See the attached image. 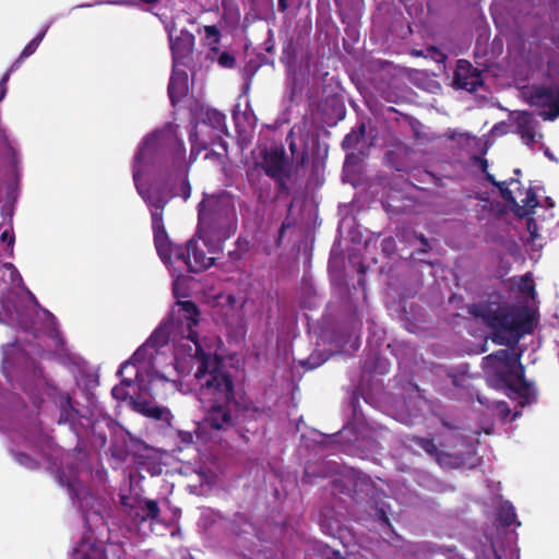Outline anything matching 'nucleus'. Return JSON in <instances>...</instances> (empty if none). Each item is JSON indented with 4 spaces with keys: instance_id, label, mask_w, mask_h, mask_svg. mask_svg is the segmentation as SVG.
I'll return each instance as SVG.
<instances>
[{
    "instance_id": "nucleus-1",
    "label": "nucleus",
    "mask_w": 559,
    "mask_h": 559,
    "mask_svg": "<svg viewBox=\"0 0 559 559\" xmlns=\"http://www.w3.org/2000/svg\"><path fill=\"white\" fill-rule=\"evenodd\" d=\"M192 358L199 364L194 378L205 412L204 424L214 430H228L234 427V408L238 405L234 378L216 355L203 352Z\"/></svg>"
},
{
    "instance_id": "nucleus-2",
    "label": "nucleus",
    "mask_w": 559,
    "mask_h": 559,
    "mask_svg": "<svg viewBox=\"0 0 559 559\" xmlns=\"http://www.w3.org/2000/svg\"><path fill=\"white\" fill-rule=\"evenodd\" d=\"M467 313L490 330L497 345L514 347L521 337L531 332L530 317L499 300H481L467 306Z\"/></svg>"
},
{
    "instance_id": "nucleus-3",
    "label": "nucleus",
    "mask_w": 559,
    "mask_h": 559,
    "mask_svg": "<svg viewBox=\"0 0 559 559\" xmlns=\"http://www.w3.org/2000/svg\"><path fill=\"white\" fill-rule=\"evenodd\" d=\"M237 212L226 197H210L198 205L197 236L203 241L209 253L222 249V243L237 231Z\"/></svg>"
},
{
    "instance_id": "nucleus-4",
    "label": "nucleus",
    "mask_w": 559,
    "mask_h": 559,
    "mask_svg": "<svg viewBox=\"0 0 559 559\" xmlns=\"http://www.w3.org/2000/svg\"><path fill=\"white\" fill-rule=\"evenodd\" d=\"M481 366L484 371L502 388L512 390L521 397L528 396L531 384L525 379L520 354L509 349H499L485 356Z\"/></svg>"
},
{
    "instance_id": "nucleus-5",
    "label": "nucleus",
    "mask_w": 559,
    "mask_h": 559,
    "mask_svg": "<svg viewBox=\"0 0 559 559\" xmlns=\"http://www.w3.org/2000/svg\"><path fill=\"white\" fill-rule=\"evenodd\" d=\"M201 240L197 233L189 239L186 245H176L167 236L162 243L164 250L156 248L160 260L166 265L177 264L180 267H186L189 273H201L209 270L215 263V258L207 257L203 248L200 247Z\"/></svg>"
},
{
    "instance_id": "nucleus-6",
    "label": "nucleus",
    "mask_w": 559,
    "mask_h": 559,
    "mask_svg": "<svg viewBox=\"0 0 559 559\" xmlns=\"http://www.w3.org/2000/svg\"><path fill=\"white\" fill-rule=\"evenodd\" d=\"M170 325L182 334L178 348L190 357L205 352L200 343L199 334L194 330L200 322V310L191 300H178L169 313Z\"/></svg>"
},
{
    "instance_id": "nucleus-7",
    "label": "nucleus",
    "mask_w": 559,
    "mask_h": 559,
    "mask_svg": "<svg viewBox=\"0 0 559 559\" xmlns=\"http://www.w3.org/2000/svg\"><path fill=\"white\" fill-rule=\"evenodd\" d=\"M261 162L257 163L263 173L276 185V200L288 198L292 193L288 180L292 178L293 165L283 147H270L261 152Z\"/></svg>"
},
{
    "instance_id": "nucleus-8",
    "label": "nucleus",
    "mask_w": 559,
    "mask_h": 559,
    "mask_svg": "<svg viewBox=\"0 0 559 559\" xmlns=\"http://www.w3.org/2000/svg\"><path fill=\"white\" fill-rule=\"evenodd\" d=\"M142 198L151 209L155 248L164 250L165 245L162 241L166 239L168 234L164 225L163 212L171 195L165 189H156L142 194Z\"/></svg>"
},
{
    "instance_id": "nucleus-9",
    "label": "nucleus",
    "mask_w": 559,
    "mask_h": 559,
    "mask_svg": "<svg viewBox=\"0 0 559 559\" xmlns=\"http://www.w3.org/2000/svg\"><path fill=\"white\" fill-rule=\"evenodd\" d=\"M453 82L456 88L474 92L483 84L481 73L469 61L461 59L457 61Z\"/></svg>"
},
{
    "instance_id": "nucleus-10",
    "label": "nucleus",
    "mask_w": 559,
    "mask_h": 559,
    "mask_svg": "<svg viewBox=\"0 0 559 559\" xmlns=\"http://www.w3.org/2000/svg\"><path fill=\"white\" fill-rule=\"evenodd\" d=\"M169 41L174 66L186 64L193 51L194 35L187 29H182L177 37H174L170 32Z\"/></svg>"
},
{
    "instance_id": "nucleus-11",
    "label": "nucleus",
    "mask_w": 559,
    "mask_h": 559,
    "mask_svg": "<svg viewBox=\"0 0 559 559\" xmlns=\"http://www.w3.org/2000/svg\"><path fill=\"white\" fill-rule=\"evenodd\" d=\"M159 150V141L157 135L152 134L150 136H146L144 141L142 142L139 151L136 152L134 156V166H133V180L136 186L138 191L140 194H142L140 188H139V177L141 175V170L139 169V166L154 162L156 159V156L158 155Z\"/></svg>"
},
{
    "instance_id": "nucleus-12",
    "label": "nucleus",
    "mask_w": 559,
    "mask_h": 559,
    "mask_svg": "<svg viewBox=\"0 0 559 559\" xmlns=\"http://www.w3.org/2000/svg\"><path fill=\"white\" fill-rule=\"evenodd\" d=\"M188 91V73L185 70L177 69V66H174L167 88L171 105L176 106L187 96Z\"/></svg>"
},
{
    "instance_id": "nucleus-13",
    "label": "nucleus",
    "mask_w": 559,
    "mask_h": 559,
    "mask_svg": "<svg viewBox=\"0 0 559 559\" xmlns=\"http://www.w3.org/2000/svg\"><path fill=\"white\" fill-rule=\"evenodd\" d=\"M557 88L551 86L534 87L531 92L530 104L536 107L548 108L547 111L556 110Z\"/></svg>"
},
{
    "instance_id": "nucleus-14",
    "label": "nucleus",
    "mask_w": 559,
    "mask_h": 559,
    "mask_svg": "<svg viewBox=\"0 0 559 559\" xmlns=\"http://www.w3.org/2000/svg\"><path fill=\"white\" fill-rule=\"evenodd\" d=\"M516 133L522 138L526 145L535 144L536 133L533 126V115L528 111H521L516 119Z\"/></svg>"
},
{
    "instance_id": "nucleus-15",
    "label": "nucleus",
    "mask_w": 559,
    "mask_h": 559,
    "mask_svg": "<svg viewBox=\"0 0 559 559\" xmlns=\"http://www.w3.org/2000/svg\"><path fill=\"white\" fill-rule=\"evenodd\" d=\"M58 407L60 411L58 424L74 425L79 416V411L73 406L72 397L69 393L61 392L58 395Z\"/></svg>"
},
{
    "instance_id": "nucleus-16",
    "label": "nucleus",
    "mask_w": 559,
    "mask_h": 559,
    "mask_svg": "<svg viewBox=\"0 0 559 559\" xmlns=\"http://www.w3.org/2000/svg\"><path fill=\"white\" fill-rule=\"evenodd\" d=\"M411 440L416 445L420 447L430 457H432L440 465H442L450 457V455L447 452L439 449V447L435 443L433 439L415 436Z\"/></svg>"
},
{
    "instance_id": "nucleus-17",
    "label": "nucleus",
    "mask_w": 559,
    "mask_h": 559,
    "mask_svg": "<svg viewBox=\"0 0 559 559\" xmlns=\"http://www.w3.org/2000/svg\"><path fill=\"white\" fill-rule=\"evenodd\" d=\"M73 559H107V555L102 545L82 543L74 549Z\"/></svg>"
},
{
    "instance_id": "nucleus-18",
    "label": "nucleus",
    "mask_w": 559,
    "mask_h": 559,
    "mask_svg": "<svg viewBox=\"0 0 559 559\" xmlns=\"http://www.w3.org/2000/svg\"><path fill=\"white\" fill-rule=\"evenodd\" d=\"M264 408L238 402L237 407L234 408V425L237 420H241L242 423L257 420L264 414Z\"/></svg>"
},
{
    "instance_id": "nucleus-19",
    "label": "nucleus",
    "mask_w": 559,
    "mask_h": 559,
    "mask_svg": "<svg viewBox=\"0 0 559 559\" xmlns=\"http://www.w3.org/2000/svg\"><path fill=\"white\" fill-rule=\"evenodd\" d=\"M521 202L522 204L516 202V206L513 207L514 214L520 218L531 215L538 205L537 195L532 189L526 190L525 198Z\"/></svg>"
},
{
    "instance_id": "nucleus-20",
    "label": "nucleus",
    "mask_w": 559,
    "mask_h": 559,
    "mask_svg": "<svg viewBox=\"0 0 559 559\" xmlns=\"http://www.w3.org/2000/svg\"><path fill=\"white\" fill-rule=\"evenodd\" d=\"M202 122L213 129L223 130L226 128V116L214 108H207L202 112Z\"/></svg>"
},
{
    "instance_id": "nucleus-21",
    "label": "nucleus",
    "mask_w": 559,
    "mask_h": 559,
    "mask_svg": "<svg viewBox=\"0 0 559 559\" xmlns=\"http://www.w3.org/2000/svg\"><path fill=\"white\" fill-rule=\"evenodd\" d=\"M141 513H136L135 516L141 523L148 520H157L160 513L158 502L152 499H145L143 506L140 507Z\"/></svg>"
},
{
    "instance_id": "nucleus-22",
    "label": "nucleus",
    "mask_w": 559,
    "mask_h": 559,
    "mask_svg": "<svg viewBox=\"0 0 559 559\" xmlns=\"http://www.w3.org/2000/svg\"><path fill=\"white\" fill-rule=\"evenodd\" d=\"M138 407L141 414L156 420L168 419L170 415L169 411L166 407L151 405V403L146 401L139 403Z\"/></svg>"
},
{
    "instance_id": "nucleus-23",
    "label": "nucleus",
    "mask_w": 559,
    "mask_h": 559,
    "mask_svg": "<svg viewBox=\"0 0 559 559\" xmlns=\"http://www.w3.org/2000/svg\"><path fill=\"white\" fill-rule=\"evenodd\" d=\"M497 520L504 527L511 526L516 520L514 507L510 502L502 503L498 509Z\"/></svg>"
},
{
    "instance_id": "nucleus-24",
    "label": "nucleus",
    "mask_w": 559,
    "mask_h": 559,
    "mask_svg": "<svg viewBox=\"0 0 559 559\" xmlns=\"http://www.w3.org/2000/svg\"><path fill=\"white\" fill-rule=\"evenodd\" d=\"M513 183H518V185H521L520 181L518 179H514V178H511L509 181L508 180H504V181H501L499 183V191H500V195L501 198L509 204L511 205V207H515L516 206V199L514 198L513 193H512V190L509 188V186L513 185Z\"/></svg>"
},
{
    "instance_id": "nucleus-25",
    "label": "nucleus",
    "mask_w": 559,
    "mask_h": 559,
    "mask_svg": "<svg viewBox=\"0 0 559 559\" xmlns=\"http://www.w3.org/2000/svg\"><path fill=\"white\" fill-rule=\"evenodd\" d=\"M366 128L364 124H361L358 129V131H352L350 133L346 134L345 138L342 141V147L344 150H350L354 148L359 144L361 139L365 136Z\"/></svg>"
},
{
    "instance_id": "nucleus-26",
    "label": "nucleus",
    "mask_w": 559,
    "mask_h": 559,
    "mask_svg": "<svg viewBox=\"0 0 559 559\" xmlns=\"http://www.w3.org/2000/svg\"><path fill=\"white\" fill-rule=\"evenodd\" d=\"M235 245L236 249L228 252L229 260L234 263L240 261L245 257L249 250V241L238 238Z\"/></svg>"
},
{
    "instance_id": "nucleus-27",
    "label": "nucleus",
    "mask_w": 559,
    "mask_h": 559,
    "mask_svg": "<svg viewBox=\"0 0 559 559\" xmlns=\"http://www.w3.org/2000/svg\"><path fill=\"white\" fill-rule=\"evenodd\" d=\"M168 343V335L162 329L155 330L145 343L146 347L157 348Z\"/></svg>"
},
{
    "instance_id": "nucleus-28",
    "label": "nucleus",
    "mask_w": 559,
    "mask_h": 559,
    "mask_svg": "<svg viewBox=\"0 0 559 559\" xmlns=\"http://www.w3.org/2000/svg\"><path fill=\"white\" fill-rule=\"evenodd\" d=\"M25 58H21V56L12 63L10 69L3 74L0 80V102L4 98L7 94V82L10 79L11 73H13L16 69H19L20 64Z\"/></svg>"
},
{
    "instance_id": "nucleus-29",
    "label": "nucleus",
    "mask_w": 559,
    "mask_h": 559,
    "mask_svg": "<svg viewBox=\"0 0 559 559\" xmlns=\"http://www.w3.org/2000/svg\"><path fill=\"white\" fill-rule=\"evenodd\" d=\"M47 29L41 31L34 39H32L22 50L21 58H28L32 56L37 47L39 46L40 41L44 39L46 35Z\"/></svg>"
},
{
    "instance_id": "nucleus-30",
    "label": "nucleus",
    "mask_w": 559,
    "mask_h": 559,
    "mask_svg": "<svg viewBox=\"0 0 559 559\" xmlns=\"http://www.w3.org/2000/svg\"><path fill=\"white\" fill-rule=\"evenodd\" d=\"M132 384L131 379H122L121 385H116L112 388L111 394L117 400H126L127 399V392L124 391L123 386H130Z\"/></svg>"
},
{
    "instance_id": "nucleus-31",
    "label": "nucleus",
    "mask_w": 559,
    "mask_h": 559,
    "mask_svg": "<svg viewBox=\"0 0 559 559\" xmlns=\"http://www.w3.org/2000/svg\"><path fill=\"white\" fill-rule=\"evenodd\" d=\"M520 292L527 296H532V297L534 296L535 285H534L533 280L528 275H525L524 277H522V281L520 284Z\"/></svg>"
},
{
    "instance_id": "nucleus-32",
    "label": "nucleus",
    "mask_w": 559,
    "mask_h": 559,
    "mask_svg": "<svg viewBox=\"0 0 559 559\" xmlns=\"http://www.w3.org/2000/svg\"><path fill=\"white\" fill-rule=\"evenodd\" d=\"M217 62L221 67L223 68H226V69H231L235 67V63H236V59L235 57L227 52V51H223L218 58H217Z\"/></svg>"
},
{
    "instance_id": "nucleus-33",
    "label": "nucleus",
    "mask_w": 559,
    "mask_h": 559,
    "mask_svg": "<svg viewBox=\"0 0 559 559\" xmlns=\"http://www.w3.org/2000/svg\"><path fill=\"white\" fill-rule=\"evenodd\" d=\"M15 459L21 465L27 468L34 469L38 467V463L26 453H16Z\"/></svg>"
},
{
    "instance_id": "nucleus-34",
    "label": "nucleus",
    "mask_w": 559,
    "mask_h": 559,
    "mask_svg": "<svg viewBox=\"0 0 559 559\" xmlns=\"http://www.w3.org/2000/svg\"><path fill=\"white\" fill-rule=\"evenodd\" d=\"M205 36L207 39H213L214 44H217L221 38V32L216 25L204 26Z\"/></svg>"
},
{
    "instance_id": "nucleus-35",
    "label": "nucleus",
    "mask_w": 559,
    "mask_h": 559,
    "mask_svg": "<svg viewBox=\"0 0 559 559\" xmlns=\"http://www.w3.org/2000/svg\"><path fill=\"white\" fill-rule=\"evenodd\" d=\"M556 100H557L556 110L543 111L539 114L544 120L554 121L557 117H559V88H557Z\"/></svg>"
},
{
    "instance_id": "nucleus-36",
    "label": "nucleus",
    "mask_w": 559,
    "mask_h": 559,
    "mask_svg": "<svg viewBox=\"0 0 559 559\" xmlns=\"http://www.w3.org/2000/svg\"><path fill=\"white\" fill-rule=\"evenodd\" d=\"M415 238L420 242L421 248L417 250V253H427L431 250L429 240L424 234H415Z\"/></svg>"
},
{
    "instance_id": "nucleus-37",
    "label": "nucleus",
    "mask_w": 559,
    "mask_h": 559,
    "mask_svg": "<svg viewBox=\"0 0 559 559\" xmlns=\"http://www.w3.org/2000/svg\"><path fill=\"white\" fill-rule=\"evenodd\" d=\"M190 194H191V186L188 181V179H185L181 185H180V188H179V195L183 199V200H188L190 198Z\"/></svg>"
},
{
    "instance_id": "nucleus-38",
    "label": "nucleus",
    "mask_w": 559,
    "mask_h": 559,
    "mask_svg": "<svg viewBox=\"0 0 559 559\" xmlns=\"http://www.w3.org/2000/svg\"><path fill=\"white\" fill-rule=\"evenodd\" d=\"M496 407L500 412V414L506 417L510 413V408L508 407V404L503 401L496 402Z\"/></svg>"
},
{
    "instance_id": "nucleus-39",
    "label": "nucleus",
    "mask_w": 559,
    "mask_h": 559,
    "mask_svg": "<svg viewBox=\"0 0 559 559\" xmlns=\"http://www.w3.org/2000/svg\"><path fill=\"white\" fill-rule=\"evenodd\" d=\"M145 349H146V346H145V345H144V346H142V347H140V348H138V349L134 352V354L132 355L131 360H133V361H135V362H139V361L143 360V359H144V352H145Z\"/></svg>"
},
{
    "instance_id": "nucleus-40",
    "label": "nucleus",
    "mask_w": 559,
    "mask_h": 559,
    "mask_svg": "<svg viewBox=\"0 0 559 559\" xmlns=\"http://www.w3.org/2000/svg\"><path fill=\"white\" fill-rule=\"evenodd\" d=\"M145 349H146V346H145V345H144V346H142V347H140V348H138V349L134 352V354L132 355L131 360H133V361H135V362H139V361L143 360V359H144V352H145Z\"/></svg>"
},
{
    "instance_id": "nucleus-41",
    "label": "nucleus",
    "mask_w": 559,
    "mask_h": 559,
    "mask_svg": "<svg viewBox=\"0 0 559 559\" xmlns=\"http://www.w3.org/2000/svg\"><path fill=\"white\" fill-rule=\"evenodd\" d=\"M0 240H1L2 242H7V241H8V243H9V245H11V243H13V242H14V238H13L12 236H10V235H9V231H8V230H4V231L1 234V236H0Z\"/></svg>"
},
{
    "instance_id": "nucleus-42",
    "label": "nucleus",
    "mask_w": 559,
    "mask_h": 559,
    "mask_svg": "<svg viewBox=\"0 0 559 559\" xmlns=\"http://www.w3.org/2000/svg\"><path fill=\"white\" fill-rule=\"evenodd\" d=\"M527 228L532 235V238H535L536 237L535 230H536L537 226H536V223L534 222V219H528Z\"/></svg>"
},
{
    "instance_id": "nucleus-43",
    "label": "nucleus",
    "mask_w": 559,
    "mask_h": 559,
    "mask_svg": "<svg viewBox=\"0 0 559 559\" xmlns=\"http://www.w3.org/2000/svg\"><path fill=\"white\" fill-rule=\"evenodd\" d=\"M477 401L481 404V405H485L486 407H491L493 405V403L491 404L489 402V400L487 397H484L483 395H480L479 393L477 394Z\"/></svg>"
},
{
    "instance_id": "nucleus-44",
    "label": "nucleus",
    "mask_w": 559,
    "mask_h": 559,
    "mask_svg": "<svg viewBox=\"0 0 559 559\" xmlns=\"http://www.w3.org/2000/svg\"><path fill=\"white\" fill-rule=\"evenodd\" d=\"M334 3L337 8V11L341 15V17H343V11H344V0H334ZM342 21H344V19H342Z\"/></svg>"
},
{
    "instance_id": "nucleus-45",
    "label": "nucleus",
    "mask_w": 559,
    "mask_h": 559,
    "mask_svg": "<svg viewBox=\"0 0 559 559\" xmlns=\"http://www.w3.org/2000/svg\"><path fill=\"white\" fill-rule=\"evenodd\" d=\"M378 515L383 523H385L386 525H390V520L382 509L379 510Z\"/></svg>"
},
{
    "instance_id": "nucleus-46",
    "label": "nucleus",
    "mask_w": 559,
    "mask_h": 559,
    "mask_svg": "<svg viewBox=\"0 0 559 559\" xmlns=\"http://www.w3.org/2000/svg\"><path fill=\"white\" fill-rule=\"evenodd\" d=\"M287 227H289V225L286 223H283L281 225L280 230H278V240H277L278 242H281L282 238L284 237V234H285V230Z\"/></svg>"
},
{
    "instance_id": "nucleus-47",
    "label": "nucleus",
    "mask_w": 559,
    "mask_h": 559,
    "mask_svg": "<svg viewBox=\"0 0 559 559\" xmlns=\"http://www.w3.org/2000/svg\"><path fill=\"white\" fill-rule=\"evenodd\" d=\"M486 179H487L488 182H490L492 186H495L497 188L499 187V183L501 182V181H497L495 176L490 175V174L486 175Z\"/></svg>"
},
{
    "instance_id": "nucleus-48",
    "label": "nucleus",
    "mask_w": 559,
    "mask_h": 559,
    "mask_svg": "<svg viewBox=\"0 0 559 559\" xmlns=\"http://www.w3.org/2000/svg\"><path fill=\"white\" fill-rule=\"evenodd\" d=\"M277 5H278V11L281 12H285L287 10V0H278L277 1Z\"/></svg>"
},
{
    "instance_id": "nucleus-49",
    "label": "nucleus",
    "mask_w": 559,
    "mask_h": 559,
    "mask_svg": "<svg viewBox=\"0 0 559 559\" xmlns=\"http://www.w3.org/2000/svg\"><path fill=\"white\" fill-rule=\"evenodd\" d=\"M129 365H130V362H129V361L123 362V364L120 366V368H119V370H118V373H119V374H122L123 370H124V369H127V368L129 367Z\"/></svg>"
},
{
    "instance_id": "nucleus-50",
    "label": "nucleus",
    "mask_w": 559,
    "mask_h": 559,
    "mask_svg": "<svg viewBox=\"0 0 559 559\" xmlns=\"http://www.w3.org/2000/svg\"><path fill=\"white\" fill-rule=\"evenodd\" d=\"M257 198H258V201L260 203H263L265 202L264 198H263V192L262 191H257Z\"/></svg>"
},
{
    "instance_id": "nucleus-51",
    "label": "nucleus",
    "mask_w": 559,
    "mask_h": 559,
    "mask_svg": "<svg viewBox=\"0 0 559 559\" xmlns=\"http://www.w3.org/2000/svg\"><path fill=\"white\" fill-rule=\"evenodd\" d=\"M435 559H450V558L445 554H436V558Z\"/></svg>"
},
{
    "instance_id": "nucleus-52",
    "label": "nucleus",
    "mask_w": 559,
    "mask_h": 559,
    "mask_svg": "<svg viewBox=\"0 0 559 559\" xmlns=\"http://www.w3.org/2000/svg\"><path fill=\"white\" fill-rule=\"evenodd\" d=\"M307 158H308V153H307V152H304V153H302V156H301L300 164H301V165H304V164L306 163Z\"/></svg>"
},
{
    "instance_id": "nucleus-53",
    "label": "nucleus",
    "mask_w": 559,
    "mask_h": 559,
    "mask_svg": "<svg viewBox=\"0 0 559 559\" xmlns=\"http://www.w3.org/2000/svg\"><path fill=\"white\" fill-rule=\"evenodd\" d=\"M294 206V201L292 200L287 205V212L290 213Z\"/></svg>"
},
{
    "instance_id": "nucleus-54",
    "label": "nucleus",
    "mask_w": 559,
    "mask_h": 559,
    "mask_svg": "<svg viewBox=\"0 0 559 559\" xmlns=\"http://www.w3.org/2000/svg\"><path fill=\"white\" fill-rule=\"evenodd\" d=\"M289 148H290L292 153H294V152H295V148H296V143H295V142H292V143L289 144Z\"/></svg>"
},
{
    "instance_id": "nucleus-55",
    "label": "nucleus",
    "mask_w": 559,
    "mask_h": 559,
    "mask_svg": "<svg viewBox=\"0 0 559 559\" xmlns=\"http://www.w3.org/2000/svg\"><path fill=\"white\" fill-rule=\"evenodd\" d=\"M514 174L515 175H520L521 174V170L519 168L514 169Z\"/></svg>"
},
{
    "instance_id": "nucleus-56",
    "label": "nucleus",
    "mask_w": 559,
    "mask_h": 559,
    "mask_svg": "<svg viewBox=\"0 0 559 559\" xmlns=\"http://www.w3.org/2000/svg\"><path fill=\"white\" fill-rule=\"evenodd\" d=\"M212 50H213L215 53H217V52H218V49H217V48H213Z\"/></svg>"
},
{
    "instance_id": "nucleus-57",
    "label": "nucleus",
    "mask_w": 559,
    "mask_h": 559,
    "mask_svg": "<svg viewBox=\"0 0 559 559\" xmlns=\"http://www.w3.org/2000/svg\"><path fill=\"white\" fill-rule=\"evenodd\" d=\"M440 56H441L442 60H444V59H445V55L440 53Z\"/></svg>"
}]
</instances>
